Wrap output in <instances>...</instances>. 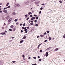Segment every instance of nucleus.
Returning a JSON list of instances; mask_svg holds the SVG:
<instances>
[{
  "label": "nucleus",
  "instance_id": "bf43d9fd",
  "mask_svg": "<svg viewBox=\"0 0 65 65\" xmlns=\"http://www.w3.org/2000/svg\"><path fill=\"white\" fill-rule=\"evenodd\" d=\"M29 23H30L31 22V21L30 20H29L28 21Z\"/></svg>",
  "mask_w": 65,
  "mask_h": 65
},
{
  "label": "nucleus",
  "instance_id": "c03bdc74",
  "mask_svg": "<svg viewBox=\"0 0 65 65\" xmlns=\"http://www.w3.org/2000/svg\"><path fill=\"white\" fill-rule=\"evenodd\" d=\"M39 61H41V59H39Z\"/></svg>",
  "mask_w": 65,
  "mask_h": 65
},
{
  "label": "nucleus",
  "instance_id": "72a5a7b5",
  "mask_svg": "<svg viewBox=\"0 0 65 65\" xmlns=\"http://www.w3.org/2000/svg\"><path fill=\"white\" fill-rule=\"evenodd\" d=\"M33 58H34V59H36V57H34Z\"/></svg>",
  "mask_w": 65,
  "mask_h": 65
},
{
  "label": "nucleus",
  "instance_id": "1a4fd4ad",
  "mask_svg": "<svg viewBox=\"0 0 65 65\" xmlns=\"http://www.w3.org/2000/svg\"><path fill=\"white\" fill-rule=\"evenodd\" d=\"M29 1H27L25 3V4H29Z\"/></svg>",
  "mask_w": 65,
  "mask_h": 65
},
{
  "label": "nucleus",
  "instance_id": "79ce46f5",
  "mask_svg": "<svg viewBox=\"0 0 65 65\" xmlns=\"http://www.w3.org/2000/svg\"><path fill=\"white\" fill-rule=\"evenodd\" d=\"M42 52V50H41L40 51V52Z\"/></svg>",
  "mask_w": 65,
  "mask_h": 65
},
{
  "label": "nucleus",
  "instance_id": "864d4df0",
  "mask_svg": "<svg viewBox=\"0 0 65 65\" xmlns=\"http://www.w3.org/2000/svg\"><path fill=\"white\" fill-rule=\"evenodd\" d=\"M23 32V30H21V33H22V32Z\"/></svg>",
  "mask_w": 65,
  "mask_h": 65
},
{
  "label": "nucleus",
  "instance_id": "338daca9",
  "mask_svg": "<svg viewBox=\"0 0 65 65\" xmlns=\"http://www.w3.org/2000/svg\"><path fill=\"white\" fill-rule=\"evenodd\" d=\"M22 25H23V24H20V25L21 26H22Z\"/></svg>",
  "mask_w": 65,
  "mask_h": 65
},
{
  "label": "nucleus",
  "instance_id": "a18cd8bd",
  "mask_svg": "<svg viewBox=\"0 0 65 65\" xmlns=\"http://www.w3.org/2000/svg\"><path fill=\"white\" fill-rule=\"evenodd\" d=\"M41 13V11H40L39 12V14H40Z\"/></svg>",
  "mask_w": 65,
  "mask_h": 65
},
{
  "label": "nucleus",
  "instance_id": "c9c22d12",
  "mask_svg": "<svg viewBox=\"0 0 65 65\" xmlns=\"http://www.w3.org/2000/svg\"><path fill=\"white\" fill-rule=\"evenodd\" d=\"M44 35H46V32H45L44 33Z\"/></svg>",
  "mask_w": 65,
  "mask_h": 65
},
{
  "label": "nucleus",
  "instance_id": "f03ea898",
  "mask_svg": "<svg viewBox=\"0 0 65 65\" xmlns=\"http://www.w3.org/2000/svg\"><path fill=\"white\" fill-rule=\"evenodd\" d=\"M12 20V18H10L8 21V24H10L11 22V21Z\"/></svg>",
  "mask_w": 65,
  "mask_h": 65
},
{
  "label": "nucleus",
  "instance_id": "f3484780",
  "mask_svg": "<svg viewBox=\"0 0 65 65\" xmlns=\"http://www.w3.org/2000/svg\"><path fill=\"white\" fill-rule=\"evenodd\" d=\"M23 42H24V41L23 40H22V41H20V43H23Z\"/></svg>",
  "mask_w": 65,
  "mask_h": 65
},
{
  "label": "nucleus",
  "instance_id": "20e7f679",
  "mask_svg": "<svg viewBox=\"0 0 65 65\" xmlns=\"http://www.w3.org/2000/svg\"><path fill=\"white\" fill-rule=\"evenodd\" d=\"M36 18L35 17H32L31 19L32 21H34V19H35Z\"/></svg>",
  "mask_w": 65,
  "mask_h": 65
},
{
  "label": "nucleus",
  "instance_id": "bb28decb",
  "mask_svg": "<svg viewBox=\"0 0 65 65\" xmlns=\"http://www.w3.org/2000/svg\"><path fill=\"white\" fill-rule=\"evenodd\" d=\"M33 25V23H30V25H31V26H32Z\"/></svg>",
  "mask_w": 65,
  "mask_h": 65
},
{
  "label": "nucleus",
  "instance_id": "603ef678",
  "mask_svg": "<svg viewBox=\"0 0 65 65\" xmlns=\"http://www.w3.org/2000/svg\"><path fill=\"white\" fill-rule=\"evenodd\" d=\"M38 17H36V19L37 20H38Z\"/></svg>",
  "mask_w": 65,
  "mask_h": 65
},
{
  "label": "nucleus",
  "instance_id": "0e129e2a",
  "mask_svg": "<svg viewBox=\"0 0 65 65\" xmlns=\"http://www.w3.org/2000/svg\"><path fill=\"white\" fill-rule=\"evenodd\" d=\"M31 23H33V21H31Z\"/></svg>",
  "mask_w": 65,
  "mask_h": 65
},
{
  "label": "nucleus",
  "instance_id": "13d9d810",
  "mask_svg": "<svg viewBox=\"0 0 65 65\" xmlns=\"http://www.w3.org/2000/svg\"><path fill=\"white\" fill-rule=\"evenodd\" d=\"M39 36H37V38H39Z\"/></svg>",
  "mask_w": 65,
  "mask_h": 65
},
{
  "label": "nucleus",
  "instance_id": "e2e57ef3",
  "mask_svg": "<svg viewBox=\"0 0 65 65\" xmlns=\"http://www.w3.org/2000/svg\"><path fill=\"white\" fill-rule=\"evenodd\" d=\"M23 26H25V23L23 24Z\"/></svg>",
  "mask_w": 65,
  "mask_h": 65
},
{
  "label": "nucleus",
  "instance_id": "aec40b11",
  "mask_svg": "<svg viewBox=\"0 0 65 65\" xmlns=\"http://www.w3.org/2000/svg\"><path fill=\"white\" fill-rule=\"evenodd\" d=\"M44 35H40V37H43Z\"/></svg>",
  "mask_w": 65,
  "mask_h": 65
},
{
  "label": "nucleus",
  "instance_id": "2f4dec72",
  "mask_svg": "<svg viewBox=\"0 0 65 65\" xmlns=\"http://www.w3.org/2000/svg\"><path fill=\"white\" fill-rule=\"evenodd\" d=\"M22 57H23V58H24L25 55H22Z\"/></svg>",
  "mask_w": 65,
  "mask_h": 65
},
{
  "label": "nucleus",
  "instance_id": "b1692460",
  "mask_svg": "<svg viewBox=\"0 0 65 65\" xmlns=\"http://www.w3.org/2000/svg\"><path fill=\"white\" fill-rule=\"evenodd\" d=\"M36 0H31V2H34Z\"/></svg>",
  "mask_w": 65,
  "mask_h": 65
},
{
  "label": "nucleus",
  "instance_id": "69168bd1",
  "mask_svg": "<svg viewBox=\"0 0 65 65\" xmlns=\"http://www.w3.org/2000/svg\"><path fill=\"white\" fill-rule=\"evenodd\" d=\"M54 39V38H53L52 39V40H53Z\"/></svg>",
  "mask_w": 65,
  "mask_h": 65
},
{
  "label": "nucleus",
  "instance_id": "6e6d98bb",
  "mask_svg": "<svg viewBox=\"0 0 65 65\" xmlns=\"http://www.w3.org/2000/svg\"><path fill=\"white\" fill-rule=\"evenodd\" d=\"M22 29H24V27H22Z\"/></svg>",
  "mask_w": 65,
  "mask_h": 65
},
{
  "label": "nucleus",
  "instance_id": "052dcab7",
  "mask_svg": "<svg viewBox=\"0 0 65 65\" xmlns=\"http://www.w3.org/2000/svg\"><path fill=\"white\" fill-rule=\"evenodd\" d=\"M30 17H32V15H30Z\"/></svg>",
  "mask_w": 65,
  "mask_h": 65
},
{
  "label": "nucleus",
  "instance_id": "a19ab883",
  "mask_svg": "<svg viewBox=\"0 0 65 65\" xmlns=\"http://www.w3.org/2000/svg\"><path fill=\"white\" fill-rule=\"evenodd\" d=\"M12 62L13 63H15V61H12Z\"/></svg>",
  "mask_w": 65,
  "mask_h": 65
},
{
  "label": "nucleus",
  "instance_id": "9b49d317",
  "mask_svg": "<svg viewBox=\"0 0 65 65\" xmlns=\"http://www.w3.org/2000/svg\"><path fill=\"white\" fill-rule=\"evenodd\" d=\"M28 15H30V14H32V12H28Z\"/></svg>",
  "mask_w": 65,
  "mask_h": 65
},
{
  "label": "nucleus",
  "instance_id": "f8f14e48",
  "mask_svg": "<svg viewBox=\"0 0 65 65\" xmlns=\"http://www.w3.org/2000/svg\"><path fill=\"white\" fill-rule=\"evenodd\" d=\"M12 14L14 15H15V14H16V13H15V12H13L12 13Z\"/></svg>",
  "mask_w": 65,
  "mask_h": 65
},
{
  "label": "nucleus",
  "instance_id": "4d7b16f0",
  "mask_svg": "<svg viewBox=\"0 0 65 65\" xmlns=\"http://www.w3.org/2000/svg\"><path fill=\"white\" fill-rule=\"evenodd\" d=\"M16 24L17 25H18V24H19V22H18L17 23H16Z\"/></svg>",
  "mask_w": 65,
  "mask_h": 65
},
{
  "label": "nucleus",
  "instance_id": "e433bc0d",
  "mask_svg": "<svg viewBox=\"0 0 65 65\" xmlns=\"http://www.w3.org/2000/svg\"><path fill=\"white\" fill-rule=\"evenodd\" d=\"M35 23H37V20H35Z\"/></svg>",
  "mask_w": 65,
  "mask_h": 65
},
{
  "label": "nucleus",
  "instance_id": "dca6fc26",
  "mask_svg": "<svg viewBox=\"0 0 65 65\" xmlns=\"http://www.w3.org/2000/svg\"><path fill=\"white\" fill-rule=\"evenodd\" d=\"M14 27V26L13 25H12L10 26V28H13Z\"/></svg>",
  "mask_w": 65,
  "mask_h": 65
},
{
  "label": "nucleus",
  "instance_id": "4c0bfd02",
  "mask_svg": "<svg viewBox=\"0 0 65 65\" xmlns=\"http://www.w3.org/2000/svg\"><path fill=\"white\" fill-rule=\"evenodd\" d=\"M47 41V40H46L44 41V42H46Z\"/></svg>",
  "mask_w": 65,
  "mask_h": 65
},
{
  "label": "nucleus",
  "instance_id": "6ab92c4d",
  "mask_svg": "<svg viewBox=\"0 0 65 65\" xmlns=\"http://www.w3.org/2000/svg\"><path fill=\"white\" fill-rule=\"evenodd\" d=\"M9 3H8L7 4V5H6V6H7H7H8V5H9Z\"/></svg>",
  "mask_w": 65,
  "mask_h": 65
},
{
  "label": "nucleus",
  "instance_id": "680f3d73",
  "mask_svg": "<svg viewBox=\"0 0 65 65\" xmlns=\"http://www.w3.org/2000/svg\"><path fill=\"white\" fill-rule=\"evenodd\" d=\"M5 33H6L7 32V31H6V30H5Z\"/></svg>",
  "mask_w": 65,
  "mask_h": 65
},
{
  "label": "nucleus",
  "instance_id": "0eeeda50",
  "mask_svg": "<svg viewBox=\"0 0 65 65\" xmlns=\"http://www.w3.org/2000/svg\"><path fill=\"white\" fill-rule=\"evenodd\" d=\"M42 44V43H41L37 47V48H39V47H40V45H41Z\"/></svg>",
  "mask_w": 65,
  "mask_h": 65
},
{
  "label": "nucleus",
  "instance_id": "3c124183",
  "mask_svg": "<svg viewBox=\"0 0 65 65\" xmlns=\"http://www.w3.org/2000/svg\"><path fill=\"white\" fill-rule=\"evenodd\" d=\"M11 38L12 39H13V38H14V37H12Z\"/></svg>",
  "mask_w": 65,
  "mask_h": 65
},
{
  "label": "nucleus",
  "instance_id": "37998d69",
  "mask_svg": "<svg viewBox=\"0 0 65 65\" xmlns=\"http://www.w3.org/2000/svg\"><path fill=\"white\" fill-rule=\"evenodd\" d=\"M38 58L39 59V58H40V56H38Z\"/></svg>",
  "mask_w": 65,
  "mask_h": 65
},
{
  "label": "nucleus",
  "instance_id": "7ed1b4c3",
  "mask_svg": "<svg viewBox=\"0 0 65 65\" xmlns=\"http://www.w3.org/2000/svg\"><path fill=\"white\" fill-rule=\"evenodd\" d=\"M3 65V61H2L0 60V65Z\"/></svg>",
  "mask_w": 65,
  "mask_h": 65
},
{
  "label": "nucleus",
  "instance_id": "a211bd4d",
  "mask_svg": "<svg viewBox=\"0 0 65 65\" xmlns=\"http://www.w3.org/2000/svg\"><path fill=\"white\" fill-rule=\"evenodd\" d=\"M15 30H16V28H15V27L13 29V31H15Z\"/></svg>",
  "mask_w": 65,
  "mask_h": 65
},
{
  "label": "nucleus",
  "instance_id": "ddd939ff",
  "mask_svg": "<svg viewBox=\"0 0 65 65\" xmlns=\"http://www.w3.org/2000/svg\"><path fill=\"white\" fill-rule=\"evenodd\" d=\"M27 17H28L27 14H26L25 15V18H27Z\"/></svg>",
  "mask_w": 65,
  "mask_h": 65
},
{
  "label": "nucleus",
  "instance_id": "de8ad7c7",
  "mask_svg": "<svg viewBox=\"0 0 65 65\" xmlns=\"http://www.w3.org/2000/svg\"><path fill=\"white\" fill-rule=\"evenodd\" d=\"M28 59H31V57H28Z\"/></svg>",
  "mask_w": 65,
  "mask_h": 65
},
{
  "label": "nucleus",
  "instance_id": "423d86ee",
  "mask_svg": "<svg viewBox=\"0 0 65 65\" xmlns=\"http://www.w3.org/2000/svg\"><path fill=\"white\" fill-rule=\"evenodd\" d=\"M3 12H4V13H6L7 12V10H4L3 11Z\"/></svg>",
  "mask_w": 65,
  "mask_h": 65
},
{
  "label": "nucleus",
  "instance_id": "49530a36",
  "mask_svg": "<svg viewBox=\"0 0 65 65\" xmlns=\"http://www.w3.org/2000/svg\"><path fill=\"white\" fill-rule=\"evenodd\" d=\"M45 4H42V5H44Z\"/></svg>",
  "mask_w": 65,
  "mask_h": 65
},
{
  "label": "nucleus",
  "instance_id": "09e8293b",
  "mask_svg": "<svg viewBox=\"0 0 65 65\" xmlns=\"http://www.w3.org/2000/svg\"><path fill=\"white\" fill-rule=\"evenodd\" d=\"M2 29H4V27H2Z\"/></svg>",
  "mask_w": 65,
  "mask_h": 65
},
{
  "label": "nucleus",
  "instance_id": "58836bf2",
  "mask_svg": "<svg viewBox=\"0 0 65 65\" xmlns=\"http://www.w3.org/2000/svg\"><path fill=\"white\" fill-rule=\"evenodd\" d=\"M3 12L2 11H0V13H2Z\"/></svg>",
  "mask_w": 65,
  "mask_h": 65
},
{
  "label": "nucleus",
  "instance_id": "5fc2aeb1",
  "mask_svg": "<svg viewBox=\"0 0 65 65\" xmlns=\"http://www.w3.org/2000/svg\"><path fill=\"white\" fill-rule=\"evenodd\" d=\"M27 29H29V27H28L27 28Z\"/></svg>",
  "mask_w": 65,
  "mask_h": 65
},
{
  "label": "nucleus",
  "instance_id": "4468645a",
  "mask_svg": "<svg viewBox=\"0 0 65 65\" xmlns=\"http://www.w3.org/2000/svg\"><path fill=\"white\" fill-rule=\"evenodd\" d=\"M48 39H49L50 41V40H52V38L50 37H49Z\"/></svg>",
  "mask_w": 65,
  "mask_h": 65
},
{
  "label": "nucleus",
  "instance_id": "f704fd0d",
  "mask_svg": "<svg viewBox=\"0 0 65 65\" xmlns=\"http://www.w3.org/2000/svg\"><path fill=\"white\" fill-rule=\"evenodd\" d=\"M59 2L60 3H62V1H59Z\"/></svg>",
  "mask_w": 65,
  "mask_h": 65
},
{
  "label": "nucleus",
  "instance_id": "39448f33",
  "mask_svg": "<svg viewBox=\"0 0 65 65\" xmlns=\"http://www.w3.org/2000/svg\"><path fill=\"white\" fill-rule=\"evenodd\" d=\"M10 18V17L9 16H7V17L5 18V19H6L7 20H8Z\"/></svg>",
  "mask_w": 65,
  "mask_h": 65
},
{
  "label": "nucleus",
  "instance_id": "cd10ccee",
  "mask_svg": "<svg viewBox=\"0 0 65 65\" xmlns=\"http://www.w3.org/2000/svg\"><path fill=\"white\" fill-rule=\"evenodd\" d=\"M9 30L10 31H12V29H9Z\"/></svg>",
  "mask_w": 65,
  "mask_h": 65
},
{
  "label": "nucleus",
  "instance_id": "6e6552de",
  "mask_svg": "<svg viewBox=\"0 0 65 65\" xmlns=\"http://www.w3.org/2000/svg\"><path fill=\"white\" fill-rule=\"evenodd\" d=\"M46 57L48 56V52H46Z\"/></svg>",
  "mask_w": 65,
  "mask_h": 65
},
{
  "label": "nucleus",
  "instance_id": "2eb2a0df",
  "mask_svg": "<svg viewBox=\"0 0 65 65\" xmlns=\"http://www.w3.org/2000/svg\"><path fill=\"white\" fill-rule=\"evenodd\" d=\"M1 34L2 35H5V32L1 33Z\"/></svg>",
  "mask_w": 65,
  "mask_h": 65
},
{
  "label": "nucleus",
  "instance_id": "473e14b6",
  "mask_svg": "<svg viewBox=\"0 0 65 65\" xmlns=\"http://www.w3.org/2000/svg\"><path fill=\"white\" fill-rule=\"evenodd\" d=\"M42 9H43V8L42 7L41 8H40V9L41 10H42Z\"/></svg>",
  "mask_w": 65,
  "mask_h": 65
},
{
  "label": "nucleus",
  "instance_id": "a878e982",
  "mask_svg": "<svg viewBox=\"0 0 65 65\" xmlns=\"http://www.w3.org/2000/svg\"><path fill=\"white\" fill-rule=\"evenodd\" d=\"M10 8V6H9L7 7V8Z\"/></svg>",
  "mask_w": 65,
  "mask_h": 65
},
{
  "label": "nucleus",
  "instance_id": "c85d7f7f",
  "mask_svg": "<svg viewBox=\"0 0 65 65\" xmlns=\"http://www.w3.org/2000/svg\"><path fill=\"white\" fill-rule=\"evenodd\" d=\"M46 32L47 33H49V32H50V31H49L48 30Z\"/></svg>",
  "mask_w": 65,
  "mask_h": 65
},
{
  "label": "nucleus",
  "instance_id": "774afa93",
  "mask_svg": "<svg viewBox=\"0 0 65 65\" xmlns=\"http://www.w3.org/2000/svg\"><path fill=\"white\" fill-rule=\"evenodd\" d=\"M35 4H36V5L37 4V3H35Z\"/></svg>",
  "mask_w": 65,
  "mask_h": 65
},
{
  "label": "nucleus",
  "instance_id": "7c9ffc66",
  "mask_svg": "<svg viewBox=\"0 0 65 65\" xmlns=\"http://www.w3.org/2000/svg\"><path fill=\"white\" fill-rule=\"evenodd\" d=\"M7 9V7L5 8H4V10H5V9Z\"/></svg>",
  "mask_w": 65,
  "mask_h": 65
},
{
  "label": "nucleus",
  "instance_id": "c756f323",
  "mask_svg": "<svg viewBox=\"0 0 65 65\" xmlns=\"http://www.w3.org/2000/svg\"><path fill=\"white\" fill-rule=\"evenodd\" d=\"M38 26V24H36L35 25V26L36 27H37Z\"/></svg>",
  "mask_w": 65,
  "mask_h": 65
},
{
  "label": "nucleus",
  "instance_id": "5701e85b",
  "mask_svg": "<svg viewBox=\"0 0 65 65\" xmlns=\"http://www.w3.org/2000/svg\"><path fill=\"white\" fill-rule=\"evenodd\" d=\"M18 21V19H16L14 20V22H17Z\"/></svg>",
  "mask_w": 65,
  "mask_h": 65
},
{
  "label": "nucleus",
  "instance_id": "393cba45",
  "mask_svg": "<svg viewBox=\"0 0 65 65\" xmlns=\"http://www.w3.org/2000/svg\"><path fill=\"white\" fill-rule=\"evenodd\" d=\"M29 18H27L26 19V21H28V20H29Z\"/></svg>",
  "mask_w": 65,
  "mask_h": 65
},
{
  "label": "nucleus",
  "instance_id": "8fccbe9b",
  "mask_svg": "<svg viewBox=\"0 0 65 65\" xmlns=\"http://www.w3.org/2000/svg\"><path fill=\"white\" fill-rule=\"evenodd\" d=\"M34 17H37V15H34Z\"/></svg>",
  "mask_w": 65,
  "mask_h": 65
},
{
  "label": "nucleus",
  "instance_id": "4be33fe9",
  "mask_svg": "<svg viewBox=\"0 0 65 65\" xmlns=\"http://www.w3.org/2000/svg\"><path fill=\"white\" fill-rule=\"evenodd\" d=\"M23 39H26V36H24L23 37Z\"/></svg>",
  "mask_w": 65,
  "mask_h": 65
},
{
  "label": "nucleus",
  "instance_id": "ea45409f",
  "mask_svg": "<svg viewBox=\"0 0 65 65\" xmlns=\"http://www.w3.org/2000/svg\"><path fill=\"white\" fill-rule=\"evenodd\" d=\"M31 65H36V64H32Z\"/></svg>",
  "mask_w": 65,
  "mask_h": 65
},
{
  "label": "nucleus",
  "instance_id": "9d476101",
  "mask_svg": "<svg viewBox=\"0 0 65 65\" xmlns=\"http://www.w3.org/2000/svg\"><path fill=\"white\" fill-rule=\"evenodd\" d=\"M25 31V33H27V32H28V30H27V29H26L24 30Z\"/></svg>",
  "mask_w": 65,
  "mask_h": 65
},
{
  "label": "nucleus",
  "instance_id": "412c9836",
  "mask_svg": "<svg viewBox=\"0 0 65 65\" xmlns=\"http://www.w3.org/2000/svg\"><path fill=\"white\" fill-rule=\"evenodd\" d=\"M58 50H59V49L58 48H56L55 50V51H57Z\"/></svg>",
  "mask_w": 65,
  "mask_h": 65
},
{
  "label": "nucleus",
  "instance_id": "f257e3e1",
  "mask_svg": "<svg viewBox=\"0 0 65 65\" xmlns=\"http://www.w3.org/2000/svg\"><path fill=\"white\" fill-rule=\"evenodd\" d=\"M20 6V5L19 4H15L14 5V7H19Z\"/></svg>",
  "mask_w": 65,
  "mask_h": 65
}]
</instances>
